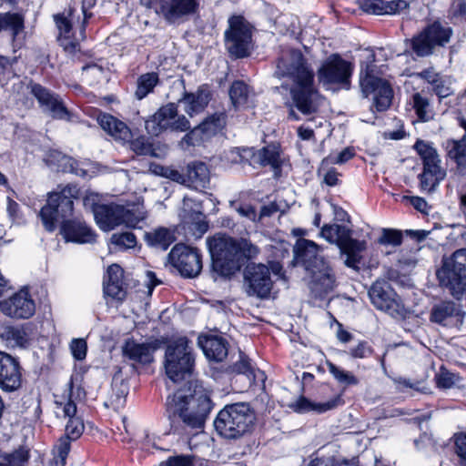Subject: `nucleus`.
<instances>
[{
  "mask_svg": "<svg viewBox=\"0 0 466 466\" xmlns=\"http://www.w3.org/2000/svg\"><path fill=\"white\" fill-rule=\"evenodd\" d=\"M278 78L288 77L292 82L290 96L293 106L303 115L318 112L324 97L314 86V71L299 50L284 52L277 60Z\"/></svg>",
  "mask_w": 466,
  "mask_h": 466,
  "instance_id": "obj_1",
  "label": "nucleus"
},
{
  "mask_svg": "<svg viewBox=\"0 0 466 466\" xmlns=\"http://www.w3.org/2000/svg\"><path fill=\"white\" fill-rule=\"evenodd\" d=\"M76 186H66L60 191L48 194L47 203L41 208L40 217L45 228L54 231L56 224L62 222L60 232L66 241L76 243H93L96 240L94 231L83 221L66 219L72 216L73 199L77 197Z\"/></svg>",
  "mask_w": 466,
  "mask_h": 466,
  "instance_id": "obj_2",
  "label": "nucleus"
},
{
  "mask_svg": "<svg viewBox=\"0 0 466 466\" xmlns=\"http://www.w3.org/2000/svg\"><path fill=\"white\" fill-rule=\"evenodd\" d=\"M211 409L209 397L197 385L193 390L191 385L187 389L177 390L166 401L171 427L178 433L197 434L203 431Z\"/></svg>",
  "mask_w": 466,
  "mask_h": 466,
  "instance_id": "obj_3",
  "label": "nucleus"
},
{
  "mask_svg": "<svg viewBox=\"0 0 466 466\" xmlns=\"http://www.w3.org/2000/svg\"><path fill=\"white\" fill-rule=\"evenodd\" d=\"M211 256L212 269L221 277H231L241 268L238 240L218 233L207 239Z\"/></svg>",
  "mask_w": 466,
  "mask_h": 466,
  "instance_id": "obj_4",
  "label": "nucleus"
},
{
  "mask_svg": "<svg viewBox=\"0 0 466 466\" xmlns=\"http://www.w3.org/2000/svg\"><path fill=\"white\" fill-rule=\"evenodd\" d=\"M193 344L186 337L169 342L166 348L164 368L167 378L174 383L190 378L194 370Z\"/></svg>",
  "mask_w": 466,
  "mask_h": 466,
  "instance_id": "obj_5",
  "label": "nucleus"
},
{
  "mask_svg": "<svg viewBox=\"0 0 466 466\" xmlns=\"http://www.w3.org/2000/svg\"><path fill=\"white\" fill-rule=\"evenodd\" d=\"M254 418L248 404L235 403L226 406L218 412L214 426L221 436L236 439L249 430Z\"/></svg>",
  "mask_w": 466,
  "mask_h": 466,
  "instance_id": "obj_6",
  "label": "nucleus"
},
{
  "mask_svg": "<svg viewBox=\"0 0 466 466\" xmlns=\"http://www.w3.org/2000/svg\"><path fill=\"white\" fill-rule=\"evenodd\" d=\"M436 275L440 284L447 288L453 297L459 299L466 292V248L458 249L451 257L444 258Z\"/></svg>",
  "mask_w": 466,
  "mask_h": 466,
  "instance_id": "obj_7",
  "label": "nucleus"
},
{
  "mask_svg": "<svg viewBox=\"0 0 466 466\" xmlns=\"http://www.w3.org/2000/svg\"><path fill=\"white\" fill-rule=\"evenodd\" d=\"M353 65L339 54L328 56L317 71L318 81L326 89H350Z\"/></svg>",
  "mask_w": 466,
  "mask_h": 466,
  "instance_id": "obj_8",
  "label": "nucleus"
},
{
  "mask_svg": "<svg viewBox=\"0 0 466 466\" xmlns=\"http://www.w3.org/2000/svg\"><path fill=\"white\" fill-rule=\"evenodd\" d=\"M451 35V27L435 21L406 42L409 44L411 54L419 57H426L431 56L436 47H442L448 44Z\"/></svg>",
  "mask_w": 466,
  "mask_h": 466,
  "instance_id": "obj_9",
  "label": "nucleus"
},
{
  "mask_svg": "<svg viewBox=\"0 0 466 466\" xmlns=\"http://www.w3.org/2000/svg\"><path fill=\"white\" fill-rule=\"evenodd\" d=\"M145 127L148 134L158 136L167 130L185 132L190 129L191 126L184 115L178 114L177 106L175 103H168L146 120Z\"/></svg>",
  "mask_w": 466,
  "mask_h": 466,
  "instance_id": "obj_10",
  "label": "nucleus"
},
{
  "mask_svg": "<svg viewBox=\"0 0 466 466\" xmlns=\"http://www.w3.org/2000/svg\"><path fill=\"white\" fill-rule=\"evenodd\" d=\"M251 25L242 15H232L225 32V43L228 53L235 57H245L251 45Z\"/></svg>",
  "mask_w": 466,
  "mask_h": 466,
  "instance_id": "obj_11",
  "label": "nucleus"
},
{
  "mask_svg": "<svg viewBox=\"0 0 466 466\" xmlns=\"http://www.w3.org/2000/svg\"><path fill=\"white\" fill-rule=\"evenodd\" d=\"M28 88L44 113L48 114L54 119L68 122L73 120L74 114L67 109L58 95L33 81L28 84Z\"/></svg>",
  "mask_w": 466,
  "mask_h": 466,
  "instance_id": "obj_12",
  "label": "nucleus"
},
{
  "mask_svg": "<svg viewBox=\"0 0 466 466\" xmlns=\"http://www.w3.org/2000/svg\"><path fill=\"white\" fill-rule=\"evenodd\" d=\"M371 303L380 310L392 317L404 314V307L399 296L385 279H377L369 289Z\"/></svg>",
  "mask_w": 466,
  "mask_h": 466,
  "instance_id": "obj_13",
  "label": "nucleus"
},
{
  "mask_svg": "<svg viewBox=\"0 0 466 466\" xmlns=\"http://www.w3.org/2000/svg\"><path fill=\"white\" fill-rule=\"evenodd\" d=\"M244 286L249 297L268 298L273 287L269 268L264 264H248L244 270Z\"/></svg>",
  "mask_w": 466,
  "mask_h": 466,
  "instance_id": "obj_14",
  "label": "nucleus"
},
{
  "mask_svg": "<svg viewBox=\"0 0 466 466\" xmlns=\"http://www.w3.org/2000/svg\"><path fill=\"white\" fill-rule=\"evenodd\" d=\"M170 264L181 276L195 278L202 269V259L197 248L183 244H177L168 254Z\"/></svg>",
  "mask_w": 466,
  "mask_h": 466,
  "instance_id": "obj_15",
  "label": "nucleus"
},
{
  "mask_svg": "<svg viewBox=\"0 0 466 466\" xmlns=\"http://www.w3.org/2000/svg\"><path fill=\"white\" fill-rule=\"evenodd\" d=\"M360 87L366 97L373 96V103L370 106L373 113L374 109L377 112H383L390 106L393 91L386 80L366 74L360 78Z\"/></svg>",
  "mask_w": 466,
  "mask_h": 466,
  "instance_id": "obj_16",
  "label": "nucleus"
},
{
  "mask_svg": "<svg viewBox=\"0 0 466 466\" xmlns=\"http://www.w3.org/2000/svg\"><path fill=\"white\" fill-rule=\"evenodd\" d=\"M227 123L225 112L215 113L206 117L198 126L187 133L182 141L188 146H196L208 140L223 130Z\"/></svg>",
  "mask_w": 466,
  "mask_h": 466,
  "instance_id": "obj_17",
  "label": "nucleus"
},
{
  "mask_svg": "<svg viewBox=\"0 0 466 466\" xmlns=\"http://www.w3.org/2000/svg\"><path fill=\"white\" fill-rule=\"evenodd\" d=\"M229 154L233 163L248 162L251 157L254 163L270 166L275 171L280 168L279 152L273 145L265 147L257 153L252 148H234L230 150Z\"/></svg>",
  "mask_w": 466,
  "mask_h": 466,
  "instance_id": "obj_18",
  "label": "nucleus"
},
{
  "mask_svg": "<svg viewBox=\"0 0 466 466\" xmlns=\"http://www.w3.org/2000/svg\"><path fill=\"white\" fill-rule=\"evenodd\" d=\"M199 2L200 0H159L157 13L169 24L180 23L198 12Z\"/></svg>",
  "mask_w": 466,
  "mask_h": 466,
  "instance_id": "obj_19",
  "label": "nucleus"
},
{
  "mask_svg": "<svg viewBox=\"0 0 466 466\" xmlns=\"http://www.w3.org/2000/svg\"><path fill=\"white\" fill-rule=\"evenodd\" d=\"M320 250V247L312 240L298 239L293 248L296 264L303 267L307 272L323 267L328 262L319 254Z\"/></svg>",
  "mask_w": 466,
  "mask_h": 466,
  "instance_id": "obj_20",
  "label": "nucleus"
},
{
  "mask_svg": "<svg viewBox=\"0 0 466 466\" xmlns=\"http://www.w3.org/2000/svg\"><path fill=\"white\" fill-rule=\"evenodd\" d=\"M1 311L8 317L28 319L35 311V301L25 289H21L8 299L0 301Z\"/></svg>",
  "mask_w": 466,
  "mask_h": 466,
  "instance_id": "obj_21",
  "label": "nucleus"
},
{
  "mask_svg": "<svg viewBox=\"0 0 466 466\" xmlns=\"http://www.w3.org/2000/svg\"><path fill=\"white\" fill-rule=\"evenodd\" d=\"M22 373L19 361L10 354L0 351V388L15 391L21 387Z\"/></svg>",
  "mask_w": 466,
  "mask_h": 466,
  "instance_id": "obj_22",
  "label": "nucleus"
},
{
  "mask_svg": "<svg viewBox=\"0 0 466 466\" xmlns=\"http://www.w3.org/2000/svg\"><path fill=\"white\" fill-rule=\"evenodd\" d=\"M310 279L309 282V288L310 292L316 298H323L330 293L336 287V277L332 268L329 263L314 268L308 272Z\"/></svg>",
  "mask_w": 466,
  "mask_h": 466,
  "instance_id": "obj_23",
  "label": "nucleus"
},
{
  "mask_svg": "<svg viewBox=\"0 0 466 466\" xmlns=\"http://www.w3.org/2000/svg\"><path fill=\"white\" fill-rule=\"evenodd\" d=\"M459 125L464 129V135L459 139H447L443 148L446 157L455 163L456 173L466 176V117L459 118Z\"/></svg>",
  "mask_w": 466,
  "mask_h": 466,
  "instance_id": "obj_24",
  "label": "nucleus"
},
{
  "mask_svg": "<svg viewBox=\"0 0 466 466\" xmlns=\"http://www.w3.org/2000/svg\"><path fill=\"white\" fill-rule=\"evenodd\" d=\"M96 120L100 127L116 142L125 144L133 137L129 127L110 114L99 113Z\"/></svg>",
  "mask_w": 466,
  "mask_h": 466,
  "instance_id": "obj_25",
  "label": "nucleus"
},
{
  "mask_svg": "<svg viewBox=\"0 0 466 466\" xmlns=\"http://www.w3.org/2000/svg\"><path fill=\"white\" fill-rule=\"evenodd\" d=\"M95 219L101 229L109 231L121 225L123 206L116 204H96L92 206Z\"/></svg>",
  "mask_w": 466,
  "mask_h": 466,
  "instance_id": "obj_26",
  "label": "nucleus"
},
{
  "mask_svg": "<svg viewBox=\"0 0 466 466\" xmlns=\"http://www.w3.org/2000/svg\"><path fill=\"white\" fill-rule=\"evenodd\" d=\"M156 350L151 343H138L134 339H127L122 346L123 357L134 363L146 365L154 360Z\"/></svg>",
  "mask_w": 466,
  "mask_h": 466,
  "instance_id": "obj_27",
  "label": "nucleus"
},
{
  "mask_svg": "<svg viewBox=\"0 0 466 466\" xmlns=\"http://www.w3.org/2000/svg\"><path fill=\"white\" fill-rule=\"evenodd\" d=\"M414 148L423 160V172L431 173L439 177H445V171L441 167L440 156L431 145L423 140H418Z\"/></svg>",
  "mask_w": 466,
  "mask_h": 466,
  "instance_id": "obj_28",
  "label": "nucleus"
},
{
  "mask_svg": "<svg viewBox=\"0 0 466 466\" xmlns=\"http://www.w3.org/2000/svg\"><path fill=\"white\" fill-rule=\"evenodd\" d=\"M350 233L339 247L341 255L346 257L344 264L350 268L359 270L362 260L361 253L366 249L367 243L364 240H358L351 237Z\"/></svg>",
  "mask_w": 466,
  "mask_h": 466,
  "instance_id": "obj_29",
  "label": "nucleus"
},
{
  "mask_svg": "<svg viewBox=\"0 0 466 466\" xmlns=\"http://www.w3.org/2000/svg\"><path fill=\"white\" fill-rule=\"evenodd\" d=\"M463 315L464 313L461 312V309L454 302L442 301L432 307L430 320L440 325L447 326L451 324L453 319L461 321Z\"/></svg>",
  "mask_w": 466,
  "mask_h": 466,
  "instance_id": "obj_30",
  "label": "nucleus"
},
{
  "mask_svg": "<svg viewBox=\"0 0 466 466\" xmlns=\"http://www.w3.org/2000/svg\"><path fill=\"white\" fill-rule=\"evenodd\" d=\"M198 345L208 360L222 361L228 356V343L218 336H200Z\"/></svg>",
  "mask_w": 466,
  "mask_h": 466,
  "instance_id": "obj_31",
  "label": "nucleus"
},
{
  "mask_svg": "<svg viewBox=\"0 0 466 466\" xmlns=\"http://www.w3.org/2000/svg\"><path fill=\"white\" fill-rule=\"evenodd\" d=\"M209 99V93L199 88L195 93L185 92L178 102L183 105L184 111L192 117L204 111Z\"/></svg>",
  "mask_w": 466,
  "mask_h": 466,
  "instance_id": "obj_32",
  "label": "nucleus"
},
{
  "mask_svg": "<svg viewBox=\"0 0 466 466\" xmlns=\"http://www.w3.org/2000/svg\"><path fill=\"white\" fill-rule=\"evenodd\" d=\"M190 201L191 200L188 198H184V209L182 217L185 223L188 226L189 230L193 232V235L197 238H199L208 231V224L206 221V217L201 210L189 211L187 209Z\"/></svg>",
  "mask_w": 466,
  "mask_h": 466,
  "instance_id": "obj_33",
  "label": "nucleus"
},
{
  "mask_svg": "<svg viewBox=\"0 0 466 466\" xmlns=\"http://www.w3.org/2000/svg\"><path fill=\"white\" fill-rule=\"evenodd\" d=\"M187 186L197 190L206 188L209 183V171L203 162H193L187 165L186 173Z\"/></svg>",
  "mask_w": 466,
  "mask_h": 466,
  "instance_id": "obj_34",
  "label": "nucleus"
},
{
  "mask_svg": "<svg viewBox=\"0 0 466 466\" xmlns=\"http://www.w3.org/2000/svg\"><path fill=\"white\" fill-rule=\"evenodd\" d=\"M410 105L412 106L416 116L420 121L428 122L433 118V106L428 94L423 90L416 91L410 96Z\"/></svg>",
  "mask_w": 466,
  "mask_h": 466,
  "instance_id": "obj_35",
  "label": "nucleus"
},
{
  "mask_svg": "<svg viewBox=\"0 0 466 466\" xmlns=\"http://www.w3.org/2000/svg\"><path fill=\"white\" fill-rule=\"evenodd\" d=\"M337 406V400H329L326 402H314L304 396L299 397L289 407L295 412L307 413L315 411L317 413H323Z\"/></svg>",
  "mask_w": 466,
  "mask_h": 466,
  "instance_id": "obj_36",
  "label": "nucleus"
},
{
  "mask_svg": "<svg viewBox=\"0 0 466 466\" xmlns=\"http://www.w3.org/2000/svg\"><path fill=\"white\" fill-rule=\"evenodd\" d=\"M29 458V449L25 446H19L13 451H0V466H25Z\"/></svg>",
  "mask_w": 466,
  "mask_h": 466,
  "instance_id": "obj_37",
  "label": "nucleus"
},
{
  "mask_svg": "<svg viewBox=\"0 0 466 466\" xmlns=\"http://www.w3.org/2000/svg\"><path fill=\"white\" fill-rule=\"evenodd\" d=\"M350 233H352L350 228L338 224H325L320 230V236L323 238L329 243L335 244L338 247L340 246V243Z\"/></svg>",
  "mask_w": 466,
  "mask_h": 466,
  "instance_id": "obj_38",
  "label": "nucleus"
},
{
  "mask_svg": "<svg viewBox=\"0 0 466 466\" xmlns=\"http://www.w3.org/2000/svg\"><path fill=\"white\" fill-rule=\"evenodd\" d=\"M145 239L148 245L166 250L175 241V237L169 229L160 228L153 232L147 233Z\"/></svg>",
  "mask_w": 466,
  "mask_h": 466,
  "instance_id": "obj_39",
  "label": "nucleus"
},
{
  "mask_svg": "<svg viewBox=\"0 0 466 466\" xmlns=\"http://www.w3.org/2000/svg\"><path fill=\"white\" fill-rule=\"evenodd\" d=\"M228 93L233 106L238 108L247 104L250 89L246 83L237 80L232 83Z\"/></svg>",
  "mask_w": 466,
  "mask_h": 466,
  "instance_id": "obj_40",
  "label": "nucleus"
},
{
  "mask_svg": "<svg viewBox=\"0 0 466 466\" xmlns=\"http://www.w3.org/2000/svg\"><path fill=\"white\" fill-rule=\"evenodd\" d=\"M24 28V19L18 14H0V31H10L15 37Z\"/></svg>",
  "mask_w": 466,
  "mask_h": 466,
  "instance_id": "obj_41",
  "label": "nucleus"
},
{
  "mask_svg": "<svg viewBox=\"0 0 466 466\" xmlns=\"http://www.w3.org/2000/svg\"><path fill=\"white\" fill-rule=\"evenodd\" d=\"M158 81V75L154 72L140 76L137 79V86L135 92L136 97L139 100L146 97L149 93L153 91Z\"/></svg>",
  "mask_w": 466,
  "mask_h": 466,
  "instance_id": "obj_42",
  "label": "nucleus"
},
{
  "mask_svg": "<svg viewBox=\"0 0 466 466\" xmlns=\"http://www.w3.org/2000/svg\"><path fill=\"white\" fill-rule=\"evenodd\" d=\"M52 157L57 159V170L59 171L73 173L79 177H84L86 174V170L79 167L77 161L71 157L56 153Z\"/></svg>",
  "mask_w": 466,
  "mask_h": 466,
  "instance_id": "obj_43",
  "label": "nucleus"
},
{
  "mask_svg": "<svg viewBox=\"0 0 466 466\" xmlns=\"http://www.w3.org/2000/svg\"><path fill=\"white\" fill-rule=\"evenodd\" d=\"M5 338L12 347L25 348L29 344V337L21 328H8L5 332Z\"/></svg>",
  "mask_w": 466,
  "mask_h": 466,
  "instance_id": "obj_44",
  "label": "nucleus"
},
{
  "mask_svg": "<svg viewBox=\"0 0 466 466\" xmlns=\"http://www.w3.org/2000/svg\"><path fill=\"white\" fill-rule=\"evenodd\" d=\"M146 218L145 212L139 207L126 208L123 206V214L121 218V225L128 228H136Z\"/></svg>",
  "mask_w": 466,
  "mask_h": 466,
  "instance_id": "obj_45",
  "label": "nucleus"
},
{
  "mask_svg": "<svg viewBox=\"0 0 466 466\" xmlns=\"http://www.w3.org/2000/svg\"><path fill=\"white\" fill-rule=\"evenodd\" d=\"M129 142L131 150L137 156H157L153 144L149 141L148 138L141 136L134 140L131 138Z\"/></svg>",
  "mask_w": 466,
  "mask_h": 466,
  "instance_id": "obj_46",
  "label": "nucleus"
},
{
  "mask_svg": "<svg viewBox=\"0 0 466 466\" xmlns=\"http://www.w3.org/2000/svg\"><path fill=\"white\" fill-rule=\"evenodd\" d=\"M327 366L329 371L340 384L349 386L357 385L359 383L358 379L351 372L344 370L329 361L327 362Z\"/></svg>",
  "mask_w": 466,
  "mask_h": 466,
  "instance_id": "obj_47",
  "label": "nucleus"
},
{
  "mask_svg": "<svg viewBox=\"0 0 466 466\" xmlns=\"http://www.w3.org/2000/svg\"><path fill=\"white\" fill-rule=\"evenodd\" d=\"M111 243L119 248H132L137 245V238L132 232L115 233L111 237Z\"/></svg>",
  "mask_w": 466,
  "mask_h": 466,
  "instance_id": "obj_48",
  "label": "nucleus"
},
{
  "mask_svg": "<svg viewBox=\"0 0 466 466\" xmlns=\"http://www.w3.org/2000/svg\"><path fill=\"white\" fill-rule=\"evenodd\" d=\"M71 441L73 440L69 439L66 436H62L57 441V444L56 445V466H65L66 462L67 455L70 451L71 447Z\"/></svg>",
  "mask_w": 466,
  "mask_h": 466,
  "instance_id": "obj_49",
  "label": "nucleus"
},
{
  "mask_svg": "<svg viewBox=\"0 0 466 466\" xmlns=\"http://www.w3.org/2000/svg\"><path fill=\"white\" fill-rule=\"evenodd\" d=\"M353 148L346 147L337 155H329L322 160V169L334 164H344L354 157Z\"/></svg>",
  "mask_w": 466,
  "mask_h": 466,
  "instance_id": "obj_50",
  "label": "nucleus"
},
{
  "mask_svg": "<svg viewBox=\"0 0 466 466\" xmlns=\"http://www.w3.org/2000/svg\"><path fill=\"white\" fill-rule=\"evenodd\" d=\"M431 86L432 92L439 96L440 99L448 97L453 94L451 81L442 75H440V76L437 77L436 84H431Z\"/></svg>",
  "mask_w": 466,
  "mask_h": 466,
  "instance_id": "obj_51",
  "label": "nucleus"
},
{
  "mask_svg": "<svg viewBox=\"0 0 466 466\" xmlns=\"http://www.w3.org/2000/svg\"><path fill=\"white\" fill-rule=\"evenodd\" d=\"M402 242L401 231L391 228H384L379 238V243L382 245L400 246Z\"/></svg>",
  "mask_w": 466,
  "mask_h": 466,
  "instance_id": "obj_52",
  "label": "nucleus"
},
{
  "mask_svg": "<svg viewBox=\"0 0 466 466\" xmlns=\"http://www.w3.org/2000/svg\"><path fill=\"white\" fill-rule=\"evenodd\" d=\"M84 429L85 426L80 418L69 419L66 426L65 436L76 441L83 434Z\"/></svg>",
  "mask_w": 466,
  "mask_h": 466,
  "instance_id": "obj_53",
  "label": "nucleus"
},
{
  "mask_svg": "<svg viewBox=\"0 0 466 466\" xmlns=\"http://www.w3.org/2000/svg\"><path fill=\"white\" fill-rule=\"evenodd\" d=\"M232 371L238 374H244L251 380L254 379V371L247 356L240 354L239 360L232 366Z\"/></svg>",
  "mask_w": 466,
  "mask_h": 466,
  "instance_id": "obj_54",
  "label": "nucleus"
},
{
  "mask_svg": "<svg viewBox=\"0 0 466 466\" xmlns=\"http://www.w3.org/2000/svg\"><path fill=\"white\" fill-rule=\"evenodd\" d=\"M123 283L104 282V293L117 300H123L126 297V291L123 289Z\"/></svg>",
  "mask_w": 466,
  "mask_h": 466,
  "instance_id": "obj_55",
  "label": "nucleus"
},
{
  "mask_svg": "<svg viewBox=\"0 0 466 466\" xmlns=\"http://www.w3.org/2000/svg\"><path fill=\"white\" fill-rule=\"evenodd\" d=\"M359 5L367 13L383 15L384 2L381 0H359Z\"/></svg>",
  "mask_w": 466,
  "mask_h": 466,
  "instance_id": "obj_56",
  "label": "nucleus"
},
{
  "mask_svg": "<svg viewBox=\"0 0 466 466\" xmlns=\"http://www.w3.org/2000/svg\"><path fill=\"white\" fill-rule=\"evenodd\" d=\"M318 173L319 176L322 175L323 182L326 185H328L329 187H333V186H336L339 184V174L336 171L335 168L329 167V166H328L325 169H322V162H321L320 166L319 167Z\"/></svg>",
  "mask_w": 466,
  "mask_h": 466,
  "instance_id": "obj_57",
  "label": "nucleus"
},
{
  "mask_svg": "<svg viewBox=\"0 0 466 466\" xmlns=\"http://www.w3.org/2000/svg\"><path fill=\"white\" fill-rule=\"evenodd\" d=\"M70 350L74 358L82 360L86 356L87 345L83 339H74L70 343Z\"/></svg>",
  "mask_w": 466,
  "mask_h": 466,
  "instance_id": "obj_58",
  "label": "nucleus"
},
{
  "mask_svg": "<svg viewBox=\"0 0 466 466\" xmlns=\"http://www.w3.org/2000/svg\"><path fill=\"white\" fill-rule=\"evenodd\" d=\"M444 177H439L437 176L431 175V173L429 172H422L420 175V187L421 189L426 191H431L433 190L436 186L439 184L441 180H442Z\"/></svg>",
  "mask_w": 466,
  "mask_h": 466,
  "instance_id": "obj_59",
  "label": "nucleus"
},
{
  "mask_svg": "<svg viewBox=\"0 0 466 466\" xmlns=\"http://www.w3.org/2000/svg\"><path fill=\"white\" fill-rule=\"evenodd\" d=\"M230 206L243 218H247L251 221H256L257 212L254 207L249 204H238L235 201L230 202Z\"/></svg>",
  "mask_w": 466,
  "mask_h": 466,
  "instance_id": "obj_60",
  "label": "nucleus"
},
{
  "mask_svg": "<svg viewBox=\"0 0 466 466\" xmlns=\"http://www.w3.org/2000/svg\"><path fill=\"white\" fill-rule=\"evenodd\" d=\"M455 452L460 457L461 463L466 466V433L461 432L454 435Z\"/></svg>",
  "mask_w": 466,
  "mask_h": 466,
  "instance_id": "obj_61",
  "label": "nucleus"
},
{
  "mask_svg": "<svg viewBox=\"0 0 466 466\" xmlns=\"http://www.w3.org/2000/svg\"><path fill=\"white\" fill-rule=\"evenodd\" d=\"M372 349L367 341H360L359 344L351 348L349 354L354 359H364L371 355Z\"/></svg>",
  "mask_w": 466,
  "mask_h": 466,
  "instance_id": "obj_62",
  "label": "nucleus"
},
{
  "mask_svg": "<svg viewBox=\"0 0 466 466\" xmlns=\"http://www.w3.org/2000/svg\"><path fill=\"white\" fill-rule=\"evenodd\" d=\"M408 8V4L404 0H392L384 2L383 15H395Z\"/></svg>",
  "mask_w": 466,
  "mask_h": 466,
  "instance_id": "obj_63",
  "label": "nucleus"
},
{
  "mask_svg": "<svg viewBox=\"0 0 466 466\" xmlns=\"http://www.w3.org/2000/svg\"><path fill=\"white\" fill-rule=\"evenodd\" d=\"M193 461L189 456L180 455L170 457L163 462L161 466H193Z\"/></svg>",
  "mask_w": 466,
  "mask_h": 466,
  "instance_id": "obj_64",
  "label": "nucleus"
}]
</instances>
